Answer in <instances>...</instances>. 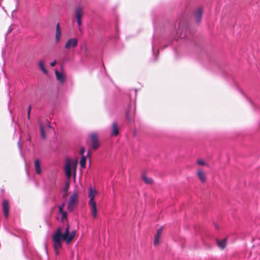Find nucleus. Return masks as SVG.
Here are the masks:
<instances>
[{"mask_svg": "<svg viewBox=\"0 0 260 260\" xmlns=\"http://www.w3.org/2000/svg\"><path fill=\"white\" fill-rule=\"evenodd\" d=\"M69 230V224L68 223L63 234L62 233V229L60 227H58L56 232L53 234L52 240L54 243V249H59L61 247V240H64L67 244H69L74 238L76 231H73L70 233Z\"/></svg>", "mask_w": 260, "mask_h": 260, "instance_id": "1", "label": "nucleus"}, {"mask_svg": "<svg viewBox=\"0 0 260 260\" xmlns=\"http://www.w3.org/2000/svg\"><path fill=\"white\" fill-rule=\"evenodd\" d=\"M97 194V191L95 189H92V187H90L89 189L88 197L90 199L89 201V205L90 207L91 213L92 216L94 218L97 217V209L96 204L94 200V197Z\"/></svg>", "mask_w": 260, "mask_h": 260, "instance_id": "2", "label": "nucleus"}, {"mask_svg": "<svg viewBox=\"0 0 260 260\" xmlns=\"http://www.w3.org/2000/svg\"><path fill=\"white\" fill-rule=\"evenodd\" d=\"M78 163V159H76L75 160L72 161L70 158H67L66 160L64 165V171L67 177L70 179L72 176V167L76 170V166Z\"/></svg>", "mask_w": 260, "mask_h": 260, "instance_id": "3", "label": "nucleus"}, {"mask_svg": "<svg viewBox=\"0 0 260 260\" xmlns=\"http://www.w3.org/2000/svg\"><path fill=\"white\" fill-rule=\"evenodd\" d=\"M78 202V194L76 192H74L71 196L68 205V209L70 211H73L76 208Z\"/></svg>", "mask_w": 260, "mask_h": 260, "instance_id": "4", "label": "nucleus"}, {"mask_svg": "<svg viewBox=\"0 0 260 260\" xmlns=\"http://www.w3.org/2000/svg\"><path fill=\"white\" fill-rule=\"evenodd\" d=\"M83 14V8L81 6L77 7L75 9V17L77 19L78 26L80 27L82 24V17Z\"/></svg>", "mask_w": 260, "mask_h": 260, "instance_id": "5", "label": "nucleus"}, {"mask_svg": "<svg viewBox=\"0 0 260 260\" xmlns=\"http://www.w3.org/2000/svg\"><path fill=\"white\" fill-rule=\"evenodd\" d=\"M90 138L91 141L92 148L94 150L97 149L100 145L97 134L95 133H92L90 135Z\"/></svg>", "mask_w": 260, "mask_h": 260, "instance_id": "6", "label": "nucleus"}, {"mask_svg": "<svg viewBox=\"0 0 260 260\" xmlns=\"http://www.w3.org/2000/svg\"><path fill=\"white\" fill-rule=\"evenodd\" d=\"M78 45V40L76 38H72L69 39L65 44L64 48L69 50L71 48H75Z\"/></svg>", "mask_w": 260, "mask_h": 260, "instance_id": "7", "label": "nucleus"}, {"mask_svg": "<svg viewBox=\"0 0 260 260\" xmlns=\"http://www.w3.org/2000/svg\"><path fill=\"white\" fill-rule=\"evenodd\" d=\"M2 207L4 216L6 218H7L9 212V203L8 200H4L3 201Z\"/></svg>", "mask_w": 260, "mask_h": 260, "instance_id": "8", "label": "nucleus"}, {"mask_svg": "<svg viewBox=\"0 0 260 260\" xmlns=\"http://www.w3.org/2000/svg\"><path fill=\"white\" fill-rule=\"evenodd\" d=\"M162 227H160L159 229H158L156 232V235L154 237V240L153 244L156 246L157 245L159 244V239L161 237V235L162 233Z\"/></svg>", "mask_w": 260, "mask_h": 260, "instance_id": "9", "label": "nucleus"}, {"mask_svg": "<svg viewBox=\"0 0 260 260\" xmlns=\"http://www.w3.org/2000/svg\"><path fill=\"white\" fill-rule=\"evenodd\" d=\"M203 12V10L202 8H199L197 9L194 14L197 23H200L201 22Z\"/></svg>", "mask_w": 260, "mask_h": 260, "instance_id": "10", "label": "nucleus"}, {"mask_svg": "<svg viewBox=\"0 0 260 260\" xmlns=\"http://www.w3.org/2000/svg\"><path fill=\"white\" fill-rule=\"evenodd\" d=\"M119 134V128L116 122H113L111 127V135L112 136H117Z\"/></svg>", "mask_w": 260, "mask_h": 260, "instance_id": "11", "label": "nucleus"}, {"mask_svg": "<svg viewBox=\"0 0 260 260\" xmlns=\"http://www.w3.org/2000/svg\"><path fill=\"white\" fill-rule=\"evenodd\" d=\"M197 175L202 183H204L206 180V176L204 172L201 169L197 171Z\"/></svg>", "mask_w": 260, "mask_h": 260, "instance_id": "12", "label": "nucleus"}, {"mask_svg": "<svg viewBox=\"0 0 260 260\" xmlns=\"http://www.w3.org/2000/svg\"><path fill=\"white\" fill-rule=\"evenodd\" d=\"M55 73L57 80L61 83H64L66 80V76L63 73H60L58 71H56Z\"/></svg>", "mask_w": 260, "mask_h": 260, "instance_id": "13", "label": "nucleus"}, {"mask_svg": "<svg viewBox=\"0 0 260 260\" xmlns=\"http://www.w3.org/2000/svg\"><path fill=\"white\" fill-rule=\"evenodd\" d=\"M61 35V32L60 24H59V23H58L56 24V35H55V40H56V42L57 43H58L59 41Z\"/></svg>", "mask_w": 260, "mask_h": 260, "instance_id": "14", "label": "nucleus"}, {"mask_svg": "<svg viewBox=\"0 0 260 260\" xmlns=\"http://www.w3.org/2000/svg\"><path fill=\"white\" fill-rule=\"evenodd\" d=\"M35 169L37 174L40 175L41 174L42 171L40 167V162L39 159H36L35 161Z\"/></svg>", "mask_w": 260, "mask_h": 260, "instance_id": "15", "label": "nucleus"}, {"mask_svg": "<svg viewBox=\"0 0 260 260\" xmlns=\"http://www.w3.org/2000/svg\"><path fill=\"white\" fill-rule=\"evenodd\" d=\"M216 243L218 247L221 249H223L226 246V238L222 239V240H219L218 239H216Z\"/></svg>", "mask_w": 260, "mask_h": 260, "instance_id": "16", "label": "nucleus"}, {"mask_svg": "<svg viewBox=\"0 0 260 260\" xmlns=\"http://www.w3.org/2000/svg\"><path fill=\"white\" fill-rule=\"evenodd\" d=\"M70 187V183L69 182H66L63 189V198H66L68 196V191Z\"/></svg>", "mask_w": 260, "mask_h": 260, "instance_id": "17", "label": "nucleus"}, {"mask_svg": "<svg viewBox=\"0 0 260 260\" xmlns=\"http://www.w3.org/2000/svg\"><path fill=\"white\" fill-rule=\"evenodd\" d=\"M39 126H40V131H41V137L42 139H45L46 138V134L45 133L43 123L41 121H39Z\"/></svg>", "mask_w": 260, "mask_h": 260, "instance_id": "18", "label": "nucleus"}, {"mask_svg": "<svg viewBox=\"0 0 260 260\" xmlns=\"http://www.w3.org/2000/svg\"><path fill=\"white\" fill-rule=\"evenodd\" d=\"M142 178L146 184H151L152 183V180L151 178L147 177L145 175H143Z\"/></svg>", "mask_w": 260, "mask_h": 260, "instance_id": "19", "label": "nucleus"}, {"mask_svg": "<svg viewBox=\"0 0 260 260\" xmlns=\"http://www.w3.org/2000/svg\"><path fill=\"white\" fill-rule=\"evenodd\" d=\"M39 66L40 68V69L43 71V72L45 74H47L48 72L47 70L46 69L44 66V62L43 60H41L39 62Z\"/></svg>", "mask_w": 260, "mask_h": 260, "instance_id": "20", "label": "nucleus"}, {"mask_svg": "<svg viewBox=\"0 0 260 260\" xmlns=\"http://www.w3.org/2000/svg\"><path fill=\"white\" fill-rule=\"evenodd\" d=\"M86 157L85 156L83 155L81 157V159L80 161V165L82 168L84 169L86 167Z\"/></svg>", "mask_w": 260, "mask_h": 260, "instance_id": "21", "label": "nucleus"}, {"mask_svg": "<svg viewBox=\"0 0 260 260\" xmlns=\"http://www.w3.org/2000/svg\"><path fill=\"white\" fill-rule=\"evenodd\" d=\"M197 163L198 165L200 166H208V164H207L205 161L202 159H199L197 160Z\"/></svg>", "mask_w": 260, "mask_h": 260, "instance_id": "22", "label": "nucleus"}, {"mask_svg": "<svg viewBox=\"0 0 260 260\" xmlns=\"http://www.w3.org/2000/svg\"><path fill=\"white\" fill-rule=\"evenodd\" d=\"M62 214V221H63L64 219H67V214L66 212L61 213Z\"/></svg>", "mask_w": 260, "mask_h": 260, "instance_id": "23", "label": "nucleus"}, {"mask_svg": "<svg viewBox=\"0 0 260 260\" xmlns=\"http://www.w3.org/2000/svg\"><path fill=\"white\" fill-rule=\"evenodd\" d=\"M85 152V148L84 147H81L80 151V154H81L82 156L84 155L83 154Z\"/></svg>", "mask_w": 260, "mask_h": 260, "instance_id": "24", "label": "nucleus"}, {"mask_svg": "<svg viewBox=\"0 0 260 260\" xmlns=\"http://www.w3.org/2000/svg\"><path fill=\"white\" fill-rule=\"evenodd\" d=\"M56 64V60H54L53 61L51 62L50 63V66L51 67H54Z\"/></svg>", "mask_w": 260, "mask_h": 260, "instance_id": "25", "label": "nucleus"}, {"mask_svg": "<svg viewBox=\"0 0 260 260\" xmlns=\"http://www.w3.org/2000/svg\"><path fill=\"white\" fill-rule=\"evenodd\" d=\"M59 213H62V212H64V211H63V208H62V206H59Z\"/></svg>", "mask_w": 260, "mask_h": 260, "instance_id": "26", "label": "nucleus"}, {"mask_svg": "<svg viewBox=\"0 0 260 260\" xmlns=\"http://www.w3.org/2000/svg\"><path fill=\"white\" fill-rule=\"evenodd\" d=\"M30 111H31V106H29L27 110V114L30 115Z\"/></svg>", "mask_w": 260, "mask_h": 260, "instance_id": "27", "label": "nucleus"}, {"mask_svg": "<svg viewBox=\"0 0 260 260\" xmlns=\"http://www.w3.org/2000/svg\"><path fill=\"white\" fill-rule=\"evenodd\" d=\"M59 249H55V253L58 255L59 254Z\"/></svg>", "mask_w": 260, "mask_h": 260, "instance_id": "28", "label": "nucleus"}, {"mask_svg": "<svg viewBox=\"0 0 260 260\" xmlns=\"http://www.w3.org/2000/svg\"><path fill=\"white\" fill-rule=\"evenodd\" d=\"M47 126H48V127H49V128H51V125H50V124H49V123H48V124Z\"/></svg>", "mask_w": 260, "mask_h": 260, "instance_id": "29", "label": "nucleus"}, {"mask_svg": "<svg viewBox=\"0 0 260 260\" xmlns=\"http://www.w3.org/2000/svg\"><path fill=\"white\" fill-rule=\"evenodd\" d=\"M27 118L29 119L30 118V115L27 114Z\"/></svg>", "mask_w": 260, "mask_h": 260, "instance_id": "30", "label": "nucleus"}, {"mask_svg": "<svg viewBox=\"0 0 260 260\" xmlns=\"http://www.w3.org/2000/svg\"><path fill=\"white\" fill-rule=\"evenodd\" d=\"M64 206V203H63L61 206H62V208H63Z\"/></svg>", "mask_w": 260, "mask_h": 260, "instance_id": "31", "label": "nucleus"}]
</instances>
